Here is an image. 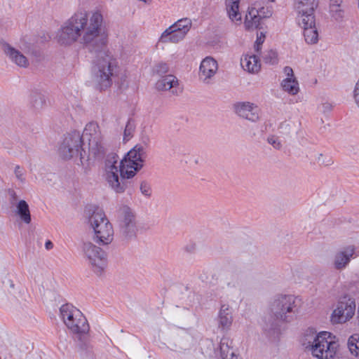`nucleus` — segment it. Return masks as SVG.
<instances>
[{
  "label": "nucleus",
  "mask_w": 359,
  "mask_h": 359,
  "mask_svg": "<svg viewBox=\"0 0 359 359\" xmlns=\"http://www.w3.org/2000/svg\"><path fill=\"white\" fill-rule=\"evenodd\" d=\"M296 299L293 296L277 294L272 297L268 306V313L263 318V328L269 332L276 325V321H287L290 314L295 311Z\"/></svg>",
  "instance_id": "obj_5"
},
{
  "label": "nucleus",
  "mask_w": 359,
  "mask_h": 359,
  "mask_svg": "<svg viewBox=\"0 0 359 359\" xmlns=\"http://www.w3.org/2000/svg\"><path fill=\"white\" fill-rule=\"evenodd\" d=\"M261 46L259 43H255V50L256 52H259L261 50Z\"/></svg>",
  "instance_id": "obj_43"
},
{
  "label": "nucleus",
  "mask_w": 359,
  "mask_h": 359,
  "mask_svg": "<svg viewBox=\"0 0 359 359\" xmlns=\"http://www.w3.org/2000/svg\"><path fill=\"white\" fill-rule=\"evenodd\" d=\"M4 286L8 290H13L15 288V284L12 280H8L4 282Z\"/></svg>",
  "instance_id": "obj_40"
},
{
  "label": "nucleus",
  "mask_w": 359,
  "mask_h": 359,
  "mask_svg": "<svg viewBox=\"0 0 359 359\" xmlns=\"http://www.w3.org/2000/svg\"><path fill=\"white\" fill-rule=\"evenodd\" d=\"M145 148L137 144L120 160L115 154H109L105 161L104 176L116 192H122L125 189L124 179L133 177L143 166Z\"/></svg>",
  "instance_id": "obj_2"
},
{
  "label": "nucleus",
  "mask_w": 359,
  "mask_h": 359,
  "mask_svg": "<svg viewBox=\"0 0 359 359\" xmlns=\"http://www.w3.org/2000/svg\"><path fill=\"white\" fill-rule=\"evenodd\" d=\"M19 49H16L8 43L2 45L4 53L9 60L20 67L27 68L29 65V60L26 55H28L32 49L30 44L21 41L19 44Z\"/></svg>",
  "instance_id": "obj_12"
},
{
  "label": "nucleus",
  "mask_w": 359,
  "mask_h": 359,
  "mask_svg": "<svg viewBox=\"0 0 359 359\" xmlns=\"http://www.w3.org/2000/svg\"><path fill=\"white\" fill-rule=\"evenodd\" d=\"M257 13L260 20L271 15V11L268 8H265L264 7H260L259 8H257Z\"/></svg>",
  "instance_id": "obj_37"
},
{
  "label": "nucleus",
  "mask_w": 359,
  "mask_h": 359,
  "mask_svg": "<svg viewBox=\"0 0 359 359\" xmlns=\"http://www.w3.org/2000/svg\"><path fill=\"white\" fill-rule=\"evenodd\" d=\"M156 88L158 90H170L174 94H178L182 91L177 78L172 74L161 77L156 83Z\"/></svg>",
  "instance_id": "obj_22"
},
{
  "label": "nucleus",
  "mask_w": 359,
  "mask_h": 359,
  "mask_svg": "<svg viewBox=\"0 0 359 359\" xmlns=\"http://www.w3.org/2000/svg\"><path fill=\"white\" fill-rule=\"evenodd\" d=\"M355 252L354 245H349L338 250L334 255L332 264L334 269L342 271L349 264Z\"/></svg>",
  "instance_id": "obj_17"
},
{
  "label": "nucleus",
  "mask_w": 359,
  "mask_h": 359,
  "mask_svg": "<svg viewBox=\"0 0 359 359\" xmlns=\"http://www.w3.org/2000/svg\"><path fill=\"white\" fill-rule=\"evenodd\" d=\"M102 23L103 16L100 11H78L58 29L56 41L65 46L79 42L90 48H101L107 42Z\"/></svg>",
  "instance_id": "obj_1"
},
{
  "label": "nucleus",
  "mask_w": 359,
  "mask_h": 359,
  "mask_svg": "<svg viewBox=\"0 0 359 359\" xmlns=\"http://www.w3.org/2000/svg\"><path fill=\"white\" fill-rule=\"evenodd\" d=\"M133 127L131 124L128 123L126 126L124 132H123V140L128 141L130 139L133 135Z\"/></svg>",
  "instance_id": "obj_36"
},
{
  "label": "nucleus",
  "mask_w": 359,
  "mask_h": 359,
  "mask_svg": "<svg viewBox=\"0 0 359 359\" xmlns=\"http://www.w3.org/2000/svg\"><path fill=\"white\" fill-rule=\"evenodd\" d=\"M317 5L316 0H296L295 8L298 13V21L315 17L314 9Z\"/></svg>",
  "instance_id": "obj_20"
},
{
  "label": "nucleus",
  "mask_w": 359,
  "mask_h": 359,
  "mask_svg": "<svg viewBox=\"0 0 359 359\" xmlns=\"http://www.w3.org/2000/svg\"><path fill=\"white\" fill-rule=\"evenodd\" d=\"M218 68L217 61L215 58L210 56L205 57L199 67V79L205 83H210L216 75Z\"/></svg>",
  "instance_id": "obj_16"
},
{
  "label": "nucleus",
  "mask_w": 359,
  "mask_h": 359,
  "mask_svg": "<svg viewBox=\"0 0 359 359\" xmlns=\"http://www.w3.org/2000/svg\"><path fill=\"white\" fill-rule=\"evenodd\" d=\"M140 191L146 196H150L151 194V186L146 182H142L140 184Z\"/></svg>",
  "instance_id": "obj_35"
},
{
  "label": "nucleus",
  "mask_w": 359,
  "mask_h": 359,
  "mask_svg": "<svg viewBox=\"0 0 359 359\" xmlns=\"http://www.w3.org/2000/svg\"><path fill=\"white\" fill-rule=\"evenodd\" d=\"M82 137L79 132L67 134L60 142L57 153L63 160H70L77 156L81 147Z\"/></svg>",
  "instance_id": "obj_11"
},
{
  "label": "nucleus",
  "mask_w": 359,
  "mask_h": 359,
  "mask_svg": "<svg viewBox=\"0 0 359 359\" xmlns=\"http://www.w3.org/2000/svg\"><path fill=\"white\" fill-rule=\"evenodd\" d=\"M284 74L285 78L280 83L283 90L290 95H296L299 92V85L292 69L290 67H285Z\"/></svg>",
  "instance_id": "obj_19"
},
{
  "label": "nucleus",
  "mask_w": 359,
  "mask_h": 359,
  "mask_svg": "<svg viewBox=\"0 0 359 359\" xmlns=\"http://www.w3.org/2000/svg\"><path fill=\"white\" fill-rule=\"evenodd\" d=\"M15 177L20 184H24L26 182L25 170L20 165H15L13 170Z\"/></svg>",
  "instance_id": "obj_33"
},
{
  "label": "nucleus",
  "mask_w": 359,
  "mask_h": 359,
  "mask_svg": "<svg viewBox=\"0 0 359 359\" xmlns=\"http://www.w3.org/2000/svg\"><path fill=\"white\" fill-rule=\"evenodd\" d=\"M241 0H224L225 10L229 19L235 25L242 21V13L240 11Z\"/></svg>",
  "instance_id": "obj_23"
},
{
  "label": "nucleus",
  "mask_w": 359,
  "mask_h": 359,
  "mask_svg": "<svg viewBox=\"0 0 359 359\" xmlns=\"http://www.w3.org/2000/svg\"><path fill=\"white\" fill-rule=\"evenodd\" d=\"M46 248H48L50 245H52V243L50 241H48L46 243Z\"/></svg>",
  "instance_id": "obj_44"
},
{
  "label": "nucleus",
  "mask_w": 359,
  "mask_h": 359,
  "mask_svg": "<svg viewBox=\"0 0 359 359\" xmlns=\"http://www.w3.org/2000/svg\"><path fill=\"white\" fill-rule=\"evenodd\" d=\"M267 141L273 148L280 149L282 147V143L280 138L275 135H271L268 137Z\"/></svg>",
  "instance_id": "obj_34"
},
{
  "label": "nucleus",
  "mask_w": 359,
  "mask_h": 359,
  "mask_svg": "<svg viewBox=\"0 0 359 359\" xmlns=\"http://www.w3.org/2000/svg\"><path fill=\"white\" fill-rule=\"evenodd\" d=\"M168 71V66L167 64L163 62L158 64L154 68V72L158 74L166 73Z\"/></svg>",
  "instance_id": "obj_38"
},
{
  "label": "nucleus",
  "mask_w": 359,
  "mask_h": 359,
  "mask_svg": "<svg viewBox=\"0 0 359 359\" xmlns=\"http://www.w3.org/2000/svg\"><path fill=\"white\" fill-rule=\"evenodd\" d=\"M84 147L80 152V159L87 161L101 160L108 151L102 130L96 122H90L84 128L81 135Z\"/></svg>",
  "instance_id": "obj_3"
},
{
  "label": "nucleus",
  "mask_w": 359,
  "mask_h": 359,
  "mask_svg": "<svg viewBox=\"0 0 359 359\" xmlns=\"http://www.w3.org/2000/svg\"><path fill=\"white\" fill-rule=\"evenodd\" d=\"M82 250L93 271L101 274L107 266L105 252L91 242L83 243Z\"/></svg>",
  "instance_id": "obj_9"
},
{
  "label": "nucleus",
  "mask_w": 359,
  "mask_h": 359,
  "mask_svg": "<svg viewBox=\"0 0 359 359\" xmlns=\"http://www.w3.org/2000/svg\"><path fill=\"white\" fill-rule=\"evenodd\" d=\"M271 1H273L274 0H270Z\"/></svg>",
  "instance_id": "obj_45"
},
{
  "label": "nucleus",
  "mask_w": 359,
  "mask_h": 359,
  "mask_svg": "<svg viewBox=\"0 0 359 359\" xmlns=\"http://www.w3.org/2000/svg\"><path fill=\"white\" fill-rule=\"evenodd\" d=\"M264 41V36L262 35V33H261V36L257 38V40L256 41V43H259L262 45Z\"/></svg>",
  "instance_id": "obj_41"
},
{
  "label": "nucleus",
  "mask_w": 359,
  "mask_h": 359,
  "mask_svg": "<svg viewBox=\"0 0 359 359\" xmlns=\"http://www.w3.org/2000/svg\"><path fill=\"white\" fill-rule=\"evenodd\" d=\"M60 316L67 329L75 334H84L89 326L83 313L72 304H64L60 309Z\"/></svg>",
  "instance_id": "obj_8"
},
{
  "label": "nucleus",
  "mask_w": 359,
  "mask_h": 359,
  "mask_svg": "<svg viewBox=\"0 0 359 359\" xmlns=\"http://www.w3.org/2000/svg\"><path fill=\"white\" fill-rule=\"evenodd\" d=\"M341 1V0H332V3L330 4V12L336 19H339L342 17V11L340 8Z\"/></svg>",
  "instance_id": "obj_31"
},
{
  "label": "nucleus",
  "mask_w": 359,
  "mask_h": 359,
  "mask_svg": "<svg viewBox=\"0 0 359 359\" xmlns=\"http://www.w3.org/2000/svg\"><path fill=\"white\" fill-rule=\"evenodd\" d=\"M302 27L304 37L308 44H316L319 40L318 29L316 25L315 17H310L305 20H299Z\"/></svg>",
  "instance_id": "obj_18"
},
{
  "label": "nucleus",
  "mask_w": 359,
  "mask_h": 359,
  "mask_svg": "<svg viewBox=\"0 0 359 359\" xmlns=\"http://www.w3.org/2000/svg\"><path fill=\"white\" fill-rule=\"evenodd\" d=\"M31 103L33 107L41 109L45 104L44 96L39 94H34L31 97Z\"/></svg>",
  "instance_id": "obj_32"
},
{
  "label": "nucleus",
  "mask_w": 359,
  "mask_h": 359,
  "mask_svg": "<svg viewBox=\"0 0 359 359\" xmlns=\"http://www.w3.org/2000/svg\"><path fill=\"white\" fill-rule=\"evenodd\" d=\"M353 99L357 106L359 107V78L357 81L353 90Z\"/></svg>",
  "instance_id": "obj_39"
},
{
  "label": "nucleus",
  "mask_w": 359,
  "mask_h": 359,
  "mask_svg": "<svg viewBox=\"0 0 359 359\" xmlns=\"http://www.w3.org/2000/svg\"><path fill=\"white\" fill-rule=\"evenodd\" d=\"M355 306V302L352 299L339 302L331 314V322L333 324H342L348 322L354 316Z\"/></svg>",
  "instance_id": "obj_13"
},
{
  "label": "nucleus",
  "mask_w": 359,
  "mask_h": 359,
  "mask_svg": "<svg viewBox=\"0 0 359 359\" xmlns=\"http://www.w3.org/2000/svg\"><path fill=\"white\" fill-rule=\"evenodd\" d=\"M302 345L313 356L319 359L332 358L337 351L338 343L335 337L327 332L318 334L307 331L302 337Z\"/></svg>",
  "instance_id": "obj_4"
},
{
  "label": "nucleus",
  "mask_w": 359,
  "mask_h": 359,
  "mask_svg": "<svg viewBox=\"0 0 359 359\" xmlns=\"http://www.w3.org/2000/svg\"><path fill=\"white\" fill-rule=\"evenodd\" d=\"M219 350L222 359H226L230 356V353H236V350L234 348L233 339L228 337H223L221 339L219 344Z\"/></svg>",
  "instance_id": "obj_26"
},
{
  "label": "nucleus",
  "mask_w": 359,
  "mask_h": 359,
  "mask_svg": "<svg viewBox=\"0 0 359 359\" xmlns=\"http://www.w3.org/2000/svg\"><path fill=\"white\" fill-rule=\"evenodd\" d=\"M16 213L20 219L26 224L31 222V215L27 203L24 200H20L16 205Z\"/></svg>",
  "instance_id": "obj_27"
},
{
  "label": "nucleus",
  "mask_w": 359,
  "mask_h": 359,
  "mask_svg": "<svg viewBox=\"0 0 359 359\" xmlns=\"http://www.w3.org/2000/svg\"><path fill=\"white\" fill-rule=\"evenodd\" d=\"M226 359H242L239 357L236 353L233 354V353H230V356L226 358Z\"/></svg>",
  "instance_id": "obj_42"
},
{
  "label": "nucleus",
  "mask_w": 359,
  "mask_h": 359,
  "mask_svg": "<svg viewBox=\"0 0 359 359\" xmlns=\"http://www.w3.org/2000/svg\"><path fill=\"white\" fill-rule=\"evenodd\" d=\"M117 68V62L113 56L105 52L100 53L96 62L95 72V82L101 90L111 86L112 77Z\"/></svg>",
  "instance_id": "obj_7"
},
{
  "label": "nucleus",
  "mask_w": 359,
  "mask_h": 359,
  "mask_svg": "<svg viewBox=\"0 0 359 359\" xmlns=\"http://www.w3.org/2000/svg\"><path fill=\"white\" fill-rule=\"evenodd\" d=\"M137 222L135 212L128 207L121 209L119 220V231L126 239L133 238L137 232Z\"/></svg>",
  "instance_id": "obj_14"
},
{
  "label": "nucleus",
  "mask_w": 359,
  "mask_h": 359,
  "mask_svg": "<svg viewBox=\"0 0 359 359\" xmlns=\"http://www.w3.org/2000/svg\"><path fill=\"white\" fill-rule=\"evenodd\" d=\"M263 60L266 63L275 65L278 63V53L273 50H269L264 53Z\"/></svg>",
  "instance_id": "obj_30"
},
{
  "label": "nucleus",
  "mask_w": 359,
  "mask_h": 359,
  "mask_svg": "<svg viewBox=\"0 0 359 359\" xmlns=\"http://www.w3.org/2000/svg\"><path fill=\"white\" fill-rule=\"evenodd\" d=\"M241 65L244 70L250 73H257L261 68V64L255 55H245L241 59Z\"/></svg>",
  "instance_id": "obj_24"
},
{
  "label": "nucleus",
  "mask_w": 359,
  "mask_h": 359,
  "mask_svg": "<svg viewBox=\"0 0 359 359\" xmlns=\"http://www.w3.org/2000/svg\"><path fill=\"white\" fill-rule=\"evenodd\" d=\"M191 27V20L188 18L179 20L162 33L160 41L163 43H179L185 38Z\"/></svg>",
  "instance_id": "obj_10"
},
{
  "label": "nucleus",
  "mask_w": 359,
  "mask_h": 359,
  "mask_svg": "<svg viewBox=\"0 0 359 359\" xmlns=\"http://www.w3.org/2000/svg\"><path fill=\"white\" fill-rule=\"evenodd\" d=\"M87 218L95 241L102 245L110 243L113 240L114 229L104 212L98 208L90 209L88 210Z\"/></svg>",
  "instance_id": "obj_6"
},
{
  "label": "nucleus",
  "mask_w": 359,
  "mask_h": 359,
  "mask_svg": "<svg viewBox=\"0 0 359 359\" xmlns=\"http://www.w3.org/2000/svg\"><path fill=\"white\" fill-rule=\"evenodd\" d=\"M347 346L350 353L359 358V334H353L348 339Z\"/></svg>",
  "instance_id": "obj_28"
},
{
  "label": "nucleus",
  "mask_w": 359,
  "mask_h": 359,
  "mask_svg": "<svg viewBox=\"0 0 359 359\" xmlns=\"http://www.w3.org/2000/svg\"><path fill=\"white\" fill-rule=\"evenodd\" d=\"M236 114L250 122H257L260 118V109L255 103L239 102L233 105Z\"/></svg>",
  "instance_id": "obj_15"
},
{
  "label": "nucleus",
  "mask_w": 359,
  "mask_h": 359,
  "mask_svg": "<svg viewBox=\"0 0 359 359\" xmlns=\"http://www.w3.org/2000/svg\"><path fill=\"white\" fill-rule=\"evenodd\" d=\"M261 20L259 18L257 8L254 6L248 8V13L245 18L244 25L247 30L257 29L260 25Z\"/></svg>",
  "instance_id": "obj_25"
},
{
  "label": "nucleus",
  "mask_w": 359,
  "mask_h": 359,
  "mask_svg": "<svg viewBox=\"0 0 359 359\" xmlns=\"http://www.w3.org/2000/svg\"><path fill=\"white\" fill-rule=\"evenodd\" d=\"M310 158L313 163H317L320 165H331L332 161L328 156L323 155L321 153L317 151H313L310 154Z\"/></svg>",
  "instance_id": "obj_29"
},
{
  "label": "nucleus",
  "mask_w": 359,
  "mask_h": 359,
  "mask_svg": "<svg viewBox=\"0 0 359 359\" xmlns=\"http://www.w3.org/2000/svg\"><path fill=\"white\" fill-rule=\"evenodd\" d=\"M218 327L222 331L230 330L233 323V317L231 308L229 304H222L217 314Z\"/></svg>",
  "instance_id": "obj_21"
}]
</instances>
